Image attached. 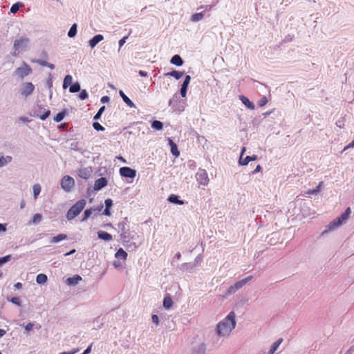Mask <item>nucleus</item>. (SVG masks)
I'll return each instance as SVG.
<instances>
[{
  "label": "nucleus",
  "mask_w": 354,
  "mask_h": 354,
  "mask_svg": "<svg viewBox=\"0 0 354 354\" xmlns=\"http://www.w3.org/2000/svg\"><path fill=\"white\" fill-rule=\"evenodd\" d=\"M93 128L96 130V131H104V127H103L99 122H93Z\"/></svg>",
  "instance_id": "nucleus-42"
},
{
  "label": "nucleus",
  "mask_w": 354,
  "mask_h": 354,
  "mask_svg": "<svg viewBox=\"0 0 354 354\" xmlns=\"http://www.w3.org/2000/svg\"><path fill=\"white\" fill-rule=\"evenodd\" d=\"M86 200L81 199L76 202L67 212L66 218L68 220H72L83 210L86 205Z\"/></svg>",
  "instance_id": "nucleus-2"
},
{
  "label": "nucleus",
  "mask_w": 354,
  "mask_h": 354,
  "mask_svg": "<svg viewBox=\"0 0 354 354\" xmlns=\"http://www.w3.org/2000/svg\"><path fill=\"white\" fill-rule=\"evenodd\" d=\"M78 351H79V349H74L72 351L62 352V353H60L59 354H75V353H77Z\"/></svg>",
  "instance_id": "nucleus-54"
},
{
  "label": "nucleus",
  "mask_w": 354,
  "mask_h": 354,
  "mask_svg": "<svg viewBox=\"0 0 354 354\" xmlns=\"http://www.w3.org/2000/svg\"><path fill=\"white\" fill-rule=\"evenodd\" d=\"M171 63L174 65L180 66L183 65V61L180 55H175L174 56L172 57V58L171 59Z\"/></svg>",
  "instance_id": "nucleus-21"
},
{
  "label": "nucleus",
  "mask_w": 354,
  "mask_h": 354,
  "mask_svg": "<svg viewBox=\"0 0 354 354\" xmlns=\"http://www.w3.org/2000/svg\"><path fill=\"white\" fill-rule=\"evenodd\" d=\"M139 75L142 77H147L148 75V73L146 71H139Z\"/></svg>",
  "instance_id": "nucleus-56"
},
{
  "label": "nucleus",
  "mask_w": 354,
  "mask_h": 354,
  "mask_svg": "<svg viewBox=\"0 0 354 354\" xmlns=\"http://www.w3.org/2000/svg\"><path fill=\"white\" fill-rule=\"evenodd\" d=\"M22 6L23 3L20 2H17L13 4L10 8V12L14 14L16 13L19 10V8Z\"/></svg>",
  "instance_id": "nucleus-37"
},
{
  "label": "nucleus",
  "mask_w": 354,
  "mask_h": 354,
  "mask_svg": "<svg viewBox=\"0 0 354 354\" xmlns=\"http://www.w3.org/2000/svg\"><path fill=\"white\" fill-rule=\"evenodd\" d=\"M203 18V14L202 12L195 13L192 16V21H198Z\"/></svg>",
  "instance_id": "nucleus-38"
},
{
  "label": "nucleus",
  "mask_w": 354,
  "mask_h": 354,
  "mask_svg": "<svg viewBox=\"0 0 354 354\" xmlns=\"http://www.w3.org/2000/svg\"><path fill=\"white\" fill-rule=\"evenodd\" d=\"M80 91V85L79 83L76 82L72 84L69 88V91L71 93H77Z\"/></svg>",
  "instance_id": "nucleus-36"
},
{
  "label": "nucleus",
  "mask_w": 354,
  "mask_h": 354,
  "mask_svg": "<svg viewBox=\"0 0 354 354\" xmlns=\"http://www.w3.org/2000/svg\"><path fill=\"white\" fill-rule=\"evenodd\" d=\"M127 39V37H124L123 38H122L120 41H119V46H120V48L122 47L124 43L126 42V40Z\"/></svg>",
  "instance_id": "nucleus-50"
},
{
  "label": "nucleus",
  "mask_w": 354,
  "mask_h": 354,
  "mask_svg": "<svg viewBox=\"0 0 354 354\" xmlns=\"http://www.w3.org/2000/svg\"><path fill=\"white\" fill-rule=\"evenodd\" d=\"M168 201L170 203L178 204V205H183L184 204V202L183 201L179 200L178 196H176L175 194L170 195L168 198Z\"/></svg>",
  "instance_id": "nucleus-26"
},
{
  "label": "nucleus",
  "mask_w": 354,
  "mask_h": 354,
  "mask_svg": "<svg viewBox=\"0 0 354 354\" xmlns=\"http://www.w3.org/2000/svg\"><path fill=\"white\" fill-rule=\"evenodd\" d=\"M352 352H353V348H350L346 352L345 354H352Z\"/></svg>",
  "instance_id": "nucleus-64"
},
{
  "label": "nucleus",
  "mask_w": 354,
  "mask_h": 354,
  "mask_svg": "<svg viewBox=\"0 0 354 354\" xmlns=\"http://www.w3.org/2000/svg\"><path fill=\"white\" fill-rule=\"evenodd\" d=\"M283 342V339L279 338L277 341H276L272 346H271L268 354H274V352L278 349L280 344Z\"/></svg>",
  "instance_id": "nucleus-22"
},
{
  "label": "nucleus",
  "mask_w": 354,
  "mask_h": 354,
  "mask_svg": "<svg viewBox=\"0 0 354 354\" xmlns=\"http://www.w3.org/2000/svg\"><path fill=\"white\" fill-rule=\"evenodd\" d=\"M323 182L321 181L319 185L315 187L314 189H309L306 192V194H318L319 192H320V189H321V187L323 185Z\"/></svg>",
  "instance_id": "nucleus-30"
},
{
  "label": "nucleus",
  "mask_w": 354,
  "mask_h": 354,
  "mask_svg": "<svg viewBox=\"0 0 354 354\" xmlns=\"http://www.w3.org/2000/svg\"><path fill=\"white\" fill-rule=\"evenodd\" d=\"M104 39L102 35H96L91 39L89 40V46L91 48H94L100 41Z\"/></svg>",
  "instance_id": "nucleus-14"
},
{
  "label": "nucleus",
  "mask_w": 354,
  "mask_h": 354,
  "mask_svg": "<svg viewBox=\"0 0 354 354\" xmlns=\"http://www.w3.org/2000/svg\"><path fill=\"white\" fill-rule=\"evenodd\" d=\"M64 116H65V112L64 111L60 112V113H57L54 117V120L57 122H61L64 119Z\"/></svg>",
  "instance_id": "nucleus-39"
},
{
  "label": "nucleus",
  "mask_w": 354,
  "mask_h": 354,
  "mask_svg": "<svg viewBox=\"0 0 354 354\" xmlns=\"http://www.w3.org/2000/svg\"><path fill=\"white\" fill-rule=\"evenodd\" d=\"M120 174L125 178H134L136 175V171L128 167H123L120 169Z\"/></svg>",
  "instance_id": "nucleus-7"
},
{
  "label": "nucleus",
  "mask_w": 354,
  "mask_h": 354,
  "mask_svg": "<svg viewBox=\"0 0 354 354\" xmlns=\"http://www.w3.org/2000/svg\"><path fill=\"white\" fill-rule=\"evenodd\" d=\"M152 322L158 325L159 324V319L158 315H153L151 317Z\"/></svg>",
  "instance_id": "nucleus-48"
},
{
  "label": "nucleus",
  "mask_w": 354,
  "mask_h": 354,
  "mask_svg": "<svg viewBox=\"0 0 354 354\" xmlns=\"http://www.w3.org/2000/svg\"><path fill=\"white\" fill-rule=\"evenodd\" d=\"M79 176L84 179H88L90 176V171L87 169H83L80 170Z\"/></svg>",
  "instance_id": "nucleus-31"
},
{
  "label": "nucleus",
  "mask_w": 354,
  "mask_h": 354,
  "mask_svg": "<svg viewBox=\"0 0 354 354\" xmlns=\"http://www.w3.org/2000/svg\"><path fill=\"white\" fill-rule=\"evenodd\" d=\"M75 185L74 179L69 176H64L61 181V187L66 192H70Z\"/></svg>",
  "instance_id": "nucleus-4"
},
{
  "label": "nucleus",
  "mask_w": 354,
  "mask_h": 354,
  "mask_svg": "<svg viewBox=\"0 0 354 354\" xmlns=\"http://www.w3.org/2000/svg\"><path fill=\"white\" fill-rule=\"evenodd\" d=\"M105 110V106H102L100 109L99 111H97V113L95 114V115L94 116V120H98L100 118L102 114L103 113V112Z\"/></svg>",
  "instance_id": "nucleus-41"
},
{
  "label": "nucleus",
  "mask_w": 354,
  "mask_h": 354,
  "mask_svg": "<svg viewBox=\"0 0 354 354\" xmlns=\"http://www.w3.org/2000/svg\"><path fill=\"white\" fill-rule=\"evenodd\" d=\"M197 180H198L201 185H206L208 183L209 179L207 176V174L203 171L200 173L197 174Z\"/></svg>",
  "instance_id": "nucleus-10"
},
{
  "label": "nucleus",
  "mask_w": 354,
  "mask_h": 354,
  "mask_svg": "<svg viewBox=\"0 0 354 354\" xmlns=\"http://www.w3.org/2000/svg\"><path fill=\"white\" fill-rule=\"evenodd\" d=\"M92 346H93V344H91L88 346V347L84 351V353L82 354H88V353H90L91 351Z\"/></svg>",
  "instance_id": "nucleus-53"
},
{
  "label": "nucleus",
  "mask_w": 354,
  "mask_h": 354,
  "mask_svg": "<svg viewBox=\"0 0 354 354\" xmlns=\"http://www.w3.org/2000/svg\"><path fill=\"white\" fill-rule=\"evenodd\" d=\"M41 218H42V216H41V215L40 214H35L33 216L32 222L34 224L39 223L41 221Z\"/></svg>",
  "instance_id": "nucleus-40"
},
{
  "label": "nucleus",
  "mask_w": 354,
  "mask_h": 354,
  "mask_svg": "<svg viewBox=\"0 0 354 354\" xmlns=\"http://www.w3.org/2000/svg\"><path fill=\"white\" fill-rule=\"evenodd\" d=\"M120 95L122 98L123 101L130 107H135V104L124 94L122 91H120Z\"/></svg>",
  "instance_id": "nucleus-18"
},
{
  "label": "nucleus",
  "mask_w": 354,
  "mask_h": 354,
  "mask_svg": "<svg viewBox=\"0 0 354 354\" xmlns=\"http://www.w3.org/2000/svg\"><path fill=\"white\" fill-rule=\"evenodd\" d=\"M77 34V24H74L70 28L68 36L69 37H74Z\"/></svg>",
  "instance_id": "nucleus-33"
},
{
  "label": "nucleus",
  "mask_w": 354,
  "mask_h": 354,
  "mask_svg": "<svg viewBox=\"0 0 354 354\" xmlns=\"http://www.w3.org/2000/svg\"><path fill=\"white\" fill-rule=\"evenodd\" d=\"M268 102L266 97H263L258 102L259 106H264Z\"/></svg>",
  "instance_id": "nucleus-47"
},
{
  "label": "nucleus",
  "mask_w": 354,
  "mask_h": 354,
  "mask_svg": "<svg viewBox=\"0 0 354 354\" xmlns=\"http://www.w3.org/2000/svg\"><path fill=\"white\" fill-rule=\"evenodd\" d=\"M92 214V209H86L84 213V218H83V221H85Z\"/></svg>",
  "instance_id": "nucleus-46"
},
{
  "label": "nucleus",
  "mask_w": 354,
  "mask_h": 354,
  "mask_svg": "<svg viewBox=\"0 0 354 354\" xmlns=\"http://www.w3.org/2000/svg\"><path fill=\"white\" fill-rule=\"evenodd\" d=\"M162 123L158 120H155L151 124V127L156 130H161L162 129Z\"/></svg>",
  "instance_id": "nucleus-35"
},
{
  "label": "nucleus",
  "mask_w": 354,
  "mask_h": 354,
  "mask_svg": "<svg viewBox=\"0 0 354 354\" xmlns=\"http://www.w3.org/2000/svg\"><path fill=\"white\" fill-rule=\"evenodd\" d=\"M46 67L49 68L51 70L55 68V66L53 64H50V63H48Z\"/></svg>",
  "instance_id": "nucleus-61"
},
{
  "label": "nucleus",
  "mask_w": 354,
  "mask_h": 354,
  "mask_svg": "<svg viewBox=\"0 0 354 354\" xmlns=\"http://www.w3.org/2000/svg\"><path fill=\"white\" fill-rule=\"evenodd\" d=\"M6 230V227L4 225L0 223V232H5Z\"/></svg>",
  "instance_id": "nucleus-60"
},
{
  "label": "nucleus",
  "mask_w": 354,
  "mask_h": 354,
  "mask_svg": "<svg viewBox=\"0 0 354 354\" xmlns=\"http://www.w3.org/2000/svg\"><path fill=\"white\" fill-rule=\"evenodd\" d=\"M32 73V68L25 62L21 67L17 68L15 71L16 75L21 79L28 75Z\"/></svg>",
  "instance_id": "nucleus-5"
},
{
  "label": "nucleus",
  "mask_w": 354,
  "mask_h": 354,
  "mask_svg": "<svg viewBox=\"0 0 354 354\" xmlns=\"http://www.w3.org/2000/svg\"><path fill=\"white\" fill-rule=\"evenodd\" d=\"M191 77L189 75H186L185 80L183 83L182 87L180 88V94L183 97H185L187 94V90L188 85L190 82Z\"/></svg>",
  "instance_id": "nucleus-11"
},
{
  "label": "nucleus",
  "mask_w": 354,
  "mask_h": 354,
  "mask_svg": "<svg viewBox=\"0 0 354 354\" xmlns=\"http://www.w3.org/2000/svg\"><path fill=\"white\" fill-rule=\"evenodd\" d=\"M47 279V276L45 274H39L36 277V281L39 284L45 283Z\"/></svg>",
  "instance_id": "nucleus-29"
},
{
  "label": "nucleus",
  "mask_w": 354,
  "mask_h": 354,
  "mask_svg": "<svg viewBox=\"0 0 354 354\" xmlns=\"http://www.w3.org/2000/svg\"><path fill=\"white\" fill-rule=\"evenodd\" d=\"M72 82H73L72 76L71 75H66L64 79L63 88H68L69 86L71 85Z\"/></svg>",
  "instance_id": "nucleus-28"
},
{
  "label": "nucleus",
  "mask_w": 354,
  "mask_h": 354,
  "mask_svg": "<svg viewBox=\"0 0 354 354\" xmlns=\"http://www.w3.org/2000/svg\"><path fill=\"white\" fill-rule=\"evenodd\" d=\"M12 161V157L7 156L6 157L1 156L0 157V167H3L7 163Z\"/></svg>",
  "instance_id": "nucleus-32"
},
{
  "label": "nucleus",
  "mask_w": 354,
  "mask_h": 354,
  "mask_svg": "<svg viewBox=\"0 0 354 354\" xmlns=\"http://www.w3.org/2000/svg\"><path fill=\"white\" fill-rule=\"evenodd\" d=\"M173 305V301L170 296L167 295L163 299V306L166 309H169Z\"/></svg>",
  "instance_id": "nucleus-23"
},
{
  "label": "nucleus",
  "mask_w": 354,
  "mask_h": 354,
  "mask_svg": "<svg viewBox=\"0 0 354 354\" xmlns=\"http://www.w3.org/2000/svg\"><path fill=\"white\" fill-rule=\"evenodd\" d=\"M252 279V276H248V277L239 281L234 283L233 286H231L230 290H236L241 288H242L245 284H246L248 281H250Z\"/></svg>",
  "instance_id": "nucleus-8"
},
{
  "label": "nucleus",
  "mask_w": 354,
  "mask_h": 354,
  "mask_svg": "<svg viewBox=\"0 0 354 354\" xmlns=\"http://www.w3.org/2000/svg\"><path fill=\"white\" fill-rule=\"evenodd\" d=\"M36 62L42 66H46L48 63L46 61H42V60H37V61H36Z\"/></svg>",
  "instance_id": "nucleus-52"
},
{
  "label": "nucleus",
  "mask_w": 354,
  "mask_h": 354,
  "mask_svg": "<svg viewBox=\"0 0 354 354\" xmlns=\"http://www.w3.org/2000/svg\"><path fill=\"white\" fill-rule=\"evenodd\" d=\"M115 256L118 259H122L123 260H126L127 258V253L122 248H120L116 252Z\"/></svg>",
  "instance_id": "nucleus-25"
},
{
  "label": "nucleus",
  "mask_w": 354,
  "mask_h": 354,
  "mask_svg": "<svg viewBox=\"0 0 354 354\" xmlns=\"http://www.w3.org/2000/svg\"><path fill=\"white\" fill-rule=\"evenodd\" d=\"M32 328H33V324H31V323H28V324L26 326V327H25L26 330L27 332H29L30 330H31L32 329Z\"/></svg>",
  "instance_id": "nucleus-51"
},
{
  "label": "nucleus",
  "mask_w": 354,
  "mask_h": 354,
  "mask_svg": "<svg viewBox=\"0 0 354 354\" xmlns=\"http://www.w3.org/2000/svg\"><path fill=\"white\" fill-rule=\"evenodd\" d=\"M112 205H113V202H112L111 199L108 198V199L105 200L106 207L110 208L112 206Z\"/></svg>",
  "instance_id": "nucleus-49"
},
{
  "label": "nucleus",
  "mask_w": 354,
  "mask_h": 354,
  "mask_svg": "<svg viewBox=\"0 0 354 354\" xmlns=\"http://www.w3.org/2000/svg\"><path fill=\"white\" fill-rule=\"evenodd\" d=\"M15 288L17 289H21L22 288V283H20V282H18L15 285Z\"/></svg>",
  "instance_id": "nucleus-58"
},
{
  "label": "nucleus",
  "mask_w": 354,
  "mask_h": 354,
  "mask_svg": "<svg viewBox=\"0 0 354 354\" xmlns=\"http://www.w3.org/2000/svg\"><path fill=\"white\" fill-rule=\"evenodd\" d=\"M169 145L171 147V153L176 156L178 157L180 155V152L178 149V147L176 143L173 142V140L170 138L168 139Z\"/></svg>",
  "instance_id": "nucleus-17"
},
{
  "label": "nucleus",
  "mask_w": 354,
  "mask_h": 354,
  "mask_svg": "<svg viewBox=\"0 0 354 354\" xmlns=\"http://www.w3.org/2000/svg\"><path fill=\"white\" fill-rule=\"evenodd\" d=\"M107 184V180L105 178H100L95 180L94 184L95 190H100L104 187H105Z\"/></svg>",
  "instance_id": "nucleus-12"
},
{
  "label": "nucleus",
  "mask_w": 354,
  "mask_h": 354,
  "mask_svg": "<svg viewBox=\"0 0 354 354\" xmlns=\"http://www.w3.org/2000/svg\"><path fill=\"white\" fill-rule=\"evenodd\" d=\"M81 280L82 277L78 274H75L72 277L68 278L66 279V283L69 286H75Z\"/></svg>",
  "instance_id": "nucleus-15"
},
{
  "label": "nucleus",
  "mask_w": 354,
  "mask_h": 354,
  "mask_svg": "<svg viewBox=\"0 0 354 354\" xmlns=\"http://www.w3.org/2000/svg\"><path fill=\"white\" fill-rule=\"evenodd\" d=\"M109 100V97L108 96H104L101 98L102 102H107Z\"/></svg>",
  "instance_id": "nucleus-57"
},
{
  "label": "nucleus",
  "mask_w": 354,
  "mask_h": 354,
  "mask_svg": "<svg viewBox=\"0 0 354 354\" xmlns=\"http://www.w3.org/2000/svg\"><path fill=\"white\" fill-rule=\"evenodd\" d=\"M183 75H184L183 72L177 71H171V72H169V73H167L165 74L166 76H171V77H174L176 80L180 79Z\"/></svg>",
  "instance_id": "nucleus-24"
},
{
  "label": "nucleus",
  "mask_w": 354,
  "mask_h": 354,
  "mask_svg": "<svg viewBox=\"0 0 354 354\" xmlns=\"http://www.w3.org/2000/svg\"><path fill=\"white\" fill-rule=\"evenodd\" d=\"M79 97L80 100H84L88 97V93L86 90H82L80 91Z\"/></svg>",
  "instance_id": "nucleus-43"
},
{
  "label": "nucleus",
  "mask_w": 354,
  "mask_h": 354,
  "mask_svg": "<svg viewBox=\"0 0 354 354\" xmlns=\"http://www.w3.org/2000/svg\"><path fill=\"white\" fill-rule=\"evenodd\" d=\"M104 214L106 216H110L111 212H110L109 208L106 207V209H104Z\"/></svg>",
  "instance_id": "nucleus-59"
},
{
  "label": "nucleus",
  "mask_w": 354,
  "mask_h": 354,
  "mask_svg": "<svg viewBox=\"0 0 354 354\" xmlns=\"http://www.w3.org/2000/svg\"><path fill=\"white\" fill-rule=\"evenodd\" d=\"M235 313L231 311L227 316L218 322L216 333L219 336H228L236 326Z\"/></svg>",
  "instance_id": "nucleus-1"
},
{
  "label": "nucleus",
  "mask_w": 354,
  "mask_h": 354,
  "mask_svg": "<svg viewBox=\"0 0 354 354\" xmlns=\"http://www.w3.org/2000/svg\"><path fill=\"white\" fill-rule=\"evenodd\" d=\"M32 189H33V194H34L35 199H36L37 198V196L41 192V186H40V185L39 184H35L33 185Z\"/></svg>",
  "instance_id": "nucleus-34"
},
{
  "label": "nucleus",
  "mask_w": 354,
  "mask_h": 354,
  "mask_svg": "<svg viewBox=\"0 0 354 354\" xmlns=\"http://www.w3.org/2000/svg\"><path fill=\"white\" fill-rule=\"evenodd\" d=\"M35 90V85L32 82H26L20 91V93L24 97L30 95Z\"/></svg>",
  "instance_id": "nucleus-6"
},
{
  "label": "nucleus",
  "mask_w": 354,
  "mask_h": 354,
  "mask_svg": "<svg viewBox=\"0 0 354 354\" xmlns=\"http://www.w3.org/2000/svg\"><path fill=\"white\" fill-rule=\"evenodd\" d=\"M12 304H15V305H17L19 306H21V300H20V298L19 297H12L10 300Z\"/></svg>",
  "instance_id": "nucleus-44"
},
{
  "label": "nucleus",
  "mask_w": 354,
  "mask_h": 354,
  "mask_svg": "<svg viewBox=\"0 0 354 354\" xmlns=\"http://www.w3.org/2000/svg\"><path fill=\"white\" fill-rule=\"evenodd\" d=\"M28 41V39H25V38H20L19 39H17L15 41V43H14V48L16 49V50H18L24 44H26Z\"/></svg>",
  "instance_id": "nucleus-19"
},
{
  "label": "nucleus",
  "mask_w": 354,
  "mask_h": 354,
  "mask_svg": "<svg viewBox=\"0 0 354 354\" xmlns=\"http://www.w3.org/2000/svg\"><path fill=\"white\" fill-rule=\"evenodd\" d=\"M239 99L242 102L243 104L245 105L248 109L253 110L255 108V106L253 102H250V100L244 96V95H240Z\"/></svg>",
  "instance_id": "nucleus-16"
},
{
  "label": "nucleus",
  "mask_w": 354,
  "mask_h": 354,
  "mask_svg": "<svg viewBox=\"0 0 354 354\" xmlns=\"http://www.w3.org/2000/svg\"><path fill=\"white\" fill-rule=\"evenodd\" d=\"M26 205V203L25 201L23 200L21 202V204H20V207L21 209H23Z\"/></svg>",
  "instance_id": "nucleus-62"
},
{
  "label": "nucleus",
  "mask_w": 354,
  "mask_h": 354,
  "mask_svg": "<svg viewBox=\"0 0 354 354\" xmlns=\"http://www.w3.org/2000/svg\"><path fill=\"white\" fill-rule=\"evenodd\" d=\"M261 170V165H258L257 166V167L255 168V169L252 171V173L256 174L257 172H259Z\"/></svg>",
  "instance_id": "nucleus-55"
},
{
  "label": "nucleus",
  "mask_w": 354,
  "mask_h": 354,
  "mask_svg": "<svg viewBox=\"0 0 354 354\" xmlns=\"http://www.w3.org/2000/svg\"><path fill=\"white\" fill-rule=\"evenodd\" d=\"M10 255L0 257V266H2L3 263L8 262L10 259Z\"/></svg>",
  "instance_id": "nucleus-45"
},
{
  "label": "nucleus",
  "mask_w": 354,
  "mask_h": 354,
  "mask_svg": "<svg viewBox=\"0 0 354 354\" xmlns=\"http://www.w3.org/2000/svg\"><path fill=\"white\" fill-rule=\"evenodd\" d=\"M257 159V155H253L252 156H246L245 158H243V157L240 156L239 163L241 165H247L250 161L256 160Z\"/></svg>",
  "instance_id": "nucleus-13"
},
{
  "label": "nucleus",
  "mask_w": 354,
  "mask_h": 354,
  "mask_svg": "<svg viewBox=\"0 0 354 354\" xmlns=\"http://www.w3.org/2000/svg\"><path fill=\"white\" fill-rule=\"evenodd\" d=\"M50 114V110H45L41 106H38L37 116L42 120H45Z\"/></svg>",
  "instance_id": "nucleus-9"
},
{
  "label": "nucleus",
  "mask_w": 354,
  "mask_h": 354,
  "mask_svg": "<svg viewBox=\"0 0 354 354\" xmlns=\"http://www.w3.org/2000/svg\"><path fill=\"white\" fill-rule=\"evenodd\" d=\"M98 238L104 241H109L112 240V236L108 232L100 231L97 232Z\"/></svg>",
  "instance_id": "nucleus-20"
},
{
  "label": "nucleus",
  "mask_w": 354,
  "mask_h": 354,
  "mask_svg": "<svg viewBox=\"0 0 354 354\" xmlns=\"http://www.w3.org/2000/svg\"><path fill=\"white\" fill-rule=\"evenodd\" d=\"M351 213V208L348 207L345 210V212L341 214L340 216L335 219L333 221L330 223L328 225V229L330 230H334L335 228L337 227L338 226L341 225L343 222L346 221L348 218Z\"/></svg>",
  "instance_id": "nucleus-3"
},
{
  "label": "nucleus",
  "mask_w": 354,
  "mask_h": 354,
  "mask_svg": "<svg viewBox=\"0 0 354 354\" xmlns=\"http://www.w3.org/2000/svg\"><path fill=\"white\" fill-rule=\"evenodd\" d=\"M354 147V140L350 143L345 149Z\"/></svg>",
  "instance_id": "nucleus-63"
},
{
  "label": "nucleus",
  "mask_w": 354,
  "mask_h": 354,
  "mask_svg": "<svg viewBox=\"0 0 354 354\" xmlns=\"http://www.w3.org/2000/svg\"><path fill=\"white\" fill-rule=\"evenodd\" d=\"M66 238H67V236L66 234H58L57 236H53L51 239L50 242L52 243H57V242H59L61 241L66 239Z\"/></svg>",
  "instance_id": "nucleus-27"
}]
</instances>
